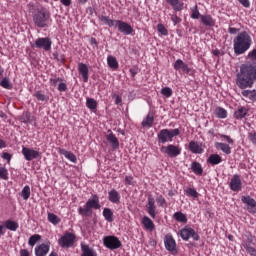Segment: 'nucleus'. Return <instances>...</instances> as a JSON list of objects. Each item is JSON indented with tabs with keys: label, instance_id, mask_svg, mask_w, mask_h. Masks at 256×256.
Instances as JSON below:
<instances>
[{
	"label": "nucleus",
	"instance_id": "nucleus-1",
	"mask_svg": "<svg viewBox=\"0 0 256 256\" xmlns=\"http://www.w3.org/2000/svg\"><path fill=\"white\" fill-rule=\"evenodd\" d=\"M256 82V64H242L240 71L236 76V85L239 89H248L253 87Z\"/></svg>",
	"mask_w": 256,
	"mask_h": 256
},
{
	"label": "nucleus",
	"instance_id": "nucleus-2",
	"mask_svg": "<svg viewBox=\"0 0 256 256\" xmlns=\"http://www.w3.org/2000/svg\"><path fill=\"white\" fill-rule=\"evenodd\" d=\"M253 39L246 31L240 32L233 40L235 55H243L251 49Z\"/></svg>",
	"mask_w": 256,
	"mask_h": 256
},
{
	"label": "nucleus",
	"instance_id": "nucleus-3",
	"mask_svg": "<svg viewBox=\"0 0 256 256\" xmlns=\"http://www.w3.org/2000/svg\"><path fill=\"white\" fill-rule=\"evenodd\" d=\"M33 21L36 27L43 29L49 27V21H51V13L45 9H37L33 14Z\"/></svg>",
	"mask_w": 256,
	"mask_h": 256
},
{
	"label": "nucleus",
	"instance_id": "nucleus-4",
	"mask_svg": "<svg viewBox=\"0 0 256 256\" xmlns=\"http://www.w3.org/2000/svg\"><path fill=\"white\" fill-rule=\"evenodd\" d=\"M181 131L179 130V128H175V129H162L159 133H158V143H171V141H173V137H177L178 135H180Z\"/></svg>",
	"mask_w": 256,
	"mask_h": 256
},
{
	"label": "nucleus",
	"instance_id": "nucleus-5",
	"mask_svg": "<svg viewBox=\"0 0 256 256\" xmlns=\"http://www.w3.org/2000/svg\"><path fill=\"white\" fill-rule=\"evenodd\" d=\"M77 237L74 233L66 232L62 237L58 240V245L63 249H69V247H73L75 245Z\"/></svg>",
	"mask_w": 256,
	"mask_h": 256
},
{
	"label": "nucleus",
	"instance_id": "nucleus-6",
	"mask_svg": "<svg viewBox=\"0 0 256 256\" xmlns=\"http://www.w3.org/2000/svg\"><path fill=\"white\" fill-rule=\"evenodd\" d=\"M161 153L167 155V157L174 158L179 157L181 155V147L170 144L167 146H162L160 148Z\"/></svg>",
	"mask_w": 256,
	"mask_h": 256
},
{
	"label": "nucleus",
	"instance_id": "nucleus-7",
	"mask_svg": "<svg viewBox=\"0 0 256 256\" xmlns=\"http://www.w3.org/2000/svg\"><path fill=\"white\" fill-rule=\"evenodd\" d=\"M180 237L183 239V241H189V239H192L194 241H199L200 237L195 230L189 226L184 227L180 230Z\"/></svg>",
	"mask_w": 256,
	"mask_h": 256
},
{
	"label": "nucleus",
	"instance_id": "nucleus-8",
	"mask_svg": "<svg viewBox=\"0 0 256 256\" xmlns=\"http://www.w3.org/2000/svg\"><path fill=\"white\" fill-rule=\"evenodd\" d=\"M51 45H53L51 38L46 37L36 39L32 47H35L36 49H43L44 51H51Z\"/></svg>",
	"mask_w": 256,
	"mask_h": 256
},
{
	"label": "nucleus",
	"instance_id": "nucleus-9",
	"mask_svg": "<svg viewBox=\"0 0 256 256\" xmlns=\"http://www.w3.org/2000/svg\"><path fill=\"white\" fill-rule=\"evenodd\" d=\"M103 243L107 249H119L121 247V241L115 236H106L103 238Z\"/></svg>",
	"mask_w": 256,
	"mask_h": 256
},
{
	"label": "nucleus",
	"instance_id": "nucleus-10",
	"mask_svg": "<svg viewBox=\"0 0 256 256\" xmlns=\"http://www.w3.org/2000/svg\"><path fill=\"white\" fill-rule=\"evenodd\" d=\"M164 245L167 251H170V253H177V242L175 241L171 234H167L165 236Z\"/></svg>",
	"mask_w": 256,
	"mask_h": 256
},
{
	"label": "nucleus",
	"instance_id": "nucleus-11",
	"mask_svg": "<svg viewBox=\"0 0 256 256\" xmlns=\"http://www.w3.org/2000/svg\"><path fill=\"white\" fill-rule=\"evenodd\" d=\"M116 27L120 33H123V35H131L134 31L133 27L129 23L121 20H117Z\"/></svg>",
	"mask_w": 256,
	"mask_h": 256
},
{
	"label": "nucleus",
	"instance_id": "nucleus-12",
	"mask_svg": "<svg viewBox=\"0 0 256 256\" xmlns=\"http://www.w3.org/2000/svg\"><path fill=\"white\" fill-rule=\"evenodd\" d=\"M146 211L152 219H155V217H157V206L155 205V198L152 196L148 198V202L146 204Z\"/></svg>",
	"mask_w": 256,
	"mask_h": 256
},
{
	"label": "nucleus",
	"instance_id": "nucleus-13",
	"mask_svg": "<svg viewBox=\"0 0 256 256\" xmlns=\"http://www.w3.org/2000/svg\"><path fill=\"white\" fill-rule=\"evenodd\" d=\"M22 154L26 161H33V159H38L40 156L39 151L27 147L22 148Z\"/></svg>",
	"mask_w": 256,
	"mask_h": 256
},
{
	"label": "nucleus",
	"instance_id": "nucleus-14",
	"mask_svg": "<svg viewBox=\"0 0 256 256\" xmlns=\"http://www.w3.org/2000/svg\"><path fill=\"white\" fill-rule=\"evenodd\" d=\"M241 201L244 203V205H247V210L249 213H256L255 199L251 198V196H242Z\"/></svg>",
	"mask_w": 256,
	"mask_h": 256
},
{
	"label": "nucleus",
	"instance_id": "nucleus-15",
	"mask_svg": "<svg viewBox=\"0 0 256 256\" xmlns=\"http://www.w3.org/2000/svg\"><path fill=\"white\" fill-rule=\"evenodd\" d=\"M243 187V182H241V176L233 175L230 181V189L231 191L239 192Z\"/></svg>",
	"mask_w": 256,
	"mask_h": 256
},
{
	"label": "nucleus",
	"instance_id": "nucleus-16",
	"mask_svg": "<svg viewBox=\"0 0 256 256\" xmlns=\"http://www.w3.org/2000/svg\"><path fill=\"white\" fill-rule=\"evenodd\" d=\"M49 249H51V243H42L35 248V255L36 256H47V253H49Z\"/></svg>",
	"mask_w": 256,
	"mask_h": 256
},
{
	"label": "nucleus",
	"instance_id": "nucleus-17",
	"mask_svg": "<svg viewBox=\"0 0 256 256\" xmlns=\"http://www.w3.org/2000/svg\"><path fill=\"white\" fill-rule=\"evenodd\" d=\"M86 207L88 211L91 213L92 209H101V204H99V196L93 195L87 202Z\"/></svg>",
	"mask_w": 256,
	"mask_h": 256
},
{
	"label": "nucleus",
	"instance_id": "nucleus-18",
	"mask_svg": "<svg viewBox=\"0 0 256 256\" xmlns=\"http://www.w3.org/2000/svg\"><path fill=\"white\" fill-rule=\"evenodd\" d=\"M108 200L110 201V203L119 205V203H121V194L117 190L111 189L108 192Z\"/></svg>",
	"mask_w": 256,
	"mask_h": 256
},
{
	"label": "nucleus",
	"instance_id": "nucleus-19",
	"mask_svg": "<svg viewBox=\"0 0 256 256\" xmlns=\"http://www.w3.org/2000/svg\"><path fill=\"white\" fill-rule=\"evenodd\" d=\"M174 69L176 71H182L183 73H191V68H189V66L185 64V62H183L181 59L176 60Z\"/></svg>",
	"mask_w": 256,
	"mask_h": 256
},
{
	"label": "nucleus",
	"instance_id": "nucleus-20",
	"mask_svg": "<svg viewBox=\"0 0 256 256\" xmlns=\"http://www.w3.org/2000/svg\"><path fill=\"white\" fill-rule=\"evenodd\" d=\"M78 71H79L80 75L82 76L84 83H87V81H89V67H87L86 64L79 63Z\"/></svg>",
	"mask_w": 256,
	"mask_h": 256
},
{
	"label": "nucleus",
	"instance_id": "nucleus-21",
	"mask_svg": "<svg viewBox=\"0 0 256 256\" xmlns=\"http://www.w3.org/2000/svg\"><path fill=\"white\" fill-rule=\"evenodd\" d=\"M231 144L223 143V142H216L215 147L218 151H222L225 155H231Z\"/></svg>",
	"mask_w": 256,
	"mask_h": 256
},
{
	"label": "nucleus",
	"instance_id": "nucleus-22",
	"mask_svg": "<svg viewBox=\"0 0 256 256\" xmlns=\"http://www.w3.org/2000/svg\"><path fill=\"white\" fill-rule=\"evenodd\" d=\"M108 135L106 136L107 141L110 143L111 147L114 149H119V139H117L111 130H108Z\"/></svg>",
	"mask_w": 256,
	"mask_h": 256
},
{
	"label": "nucleus",
	"instance_id": "nucleus-23",
	"mask_svg": "<svg viewBox=\"0 0 256 256\" xmlns=\"http://www.w3.org/2000/svg\"><path fill=\"white\" fill-rule=\"evenodd\" d=\"M189 149L192 153H195V154L203 153V147H201V144L195 141H191L189 143Z\"/></svg>",
	"mask_w": 256,
	"mask_h": 256
},
{
	"label": "nucleus",
	"instance_id": "nucleus-24",
	"mask_svg": "<svg viewBox=\"0 0 256 256\" xmlns=\"http://www.w3.org/2000/svg\"><path fill=\"white\" fill-rule=\"evenodd\" d=\"M142 225L148 231H153V229H155V224L153 223V220H151V218H149L148 216H144L142 218Z\"/></svg>",
	"mask_w": 256,
	"mask_h": 256
},
{
	"label": "nucleus",
	"instance_id": "nucleus-25",
	"mask_svg": "<svg viewBox=\"0 0 256 256\" xmlns=\"http://www.w3.org/2000/svg\"><path fill=\"white\" fill-rule=\"evenodd\" d=\"M200 18L203 25H206V27L215 26V20L213 19V17H211V15H201Z\"/></svg>",
	"mask_w": 256,
	"mask_h": 256
},
{
	"label": "nucleus",
	"instance_id": "nucleus-26",
	"mask_svg": "<svg viewBox=\"0 0 256 256\" xmlns=\"http://www.w3.org/2000/svg\"><path fill=\"white\" fill-rule=\"evenodd\" d=\"M82 255L81 256H97V252L93 250V248H90L89 245L82 244Z\"/></svg>",
	"mask_w": 256,
	"mask_h": 256
},
{
	"label": "nucleus",
	"instance_id": "nucleus-27",
	"mask_svg": "<svg viewBox=\"0 0 256 256\" xmlns=\"http://www.w3.org/2000/svg\"><path fill=\"white\" fill-rule=\"evenodd\" d=\"M169 5H171L174 11H183V2L179 0H166Z\"/></svg>",
	"mask_w": 256,
	"mask_h": 256
},
{
	"label": "nucleus",
	"instance_id": "nucleus-28",
	"mask_svg": "<svg viewBox=\"0 0 256 256\" xmlns=\"http://www.w3.org/2000/svg\"><path fill=\"white\" fill-rule=\"evenodd\" d=\"M154 121H155V117L153 116V114L148 113L146 118H144L142 121V127H152Z\"/></svg>",
	"mask_w": 256,
	"mask_h": 256
},
{
	"label": "nucleus",
	"instance_id": "nucleus-29",
	"mask_svg": "<svg viewBox=\"0 0 256 256\" xmlns=\"http://www.w3.org/2000/svg\"><path fill=\"white\" fill-rule=\"evenodd\" d=\"M107 64L110 69H119V62H117V58L114 56L109 55L107 57Z\"/></svg>",
	"mask_w": 256,
	"mask_h": 256
},
{
	"label": "nucleus",
	"instance_id": "nucleus-30",
	"mask_svg": "<svg viewBox=\"0 0 256 256\" xmlns=\"http://www.w3.org/2000/svg\"><path fill=\"white\" fill-rule=\"evenodd\" d=\"M60 153H61V155H64V157L66 159L71 161V163H77V156H75V154H73V152L67 151V150H61Z\"/></svg>",
	"mask_w": 256,
	"mask_h": 256
},
{
	"label": "nucleus",
	"instance_id": "nucleus-31",
	"mask_svg": "<svg viewBox=\"0 0 256 256\" xmlns=\"http://www.w3.org/2000/svg\"><path fill=\"white\" fill-rule=\"evenodd\" d=\"M221 161H223V159L221 158V156H219V154H212L209 156L207 160V162L210 163V165H219Z\"/></svg>",
	"mask_w": 256,
	"mask_h": 256
},
{
	"label": "nucleus",
	"instance_id": "nucleus-32",
	"mask_svg": "<svg viewBox=\"0 0 256 256\" xmlns=\"http://www.w3.org/2000/svg\"><path fill=\"white\" fill-rule=\"evenodd\" d=\"M103 217L106 221H108V223H113V211L111 210V208H104Z\"/></svg>",
	"mask_w": 256,
	"mask_h": 256
},
{
	"label": "nucleus",
	"instance_id": "nucleus-33",
	"mask_svg": "<svg viewBox=\"0 0 256 256\" xmlns=\"http://www.w3.org/2000/svg\"><path fill=\"white\" fill-rule=\"evenodd\" d=\"M100 21H102L104 25H108V27H116L117 25V20H111L109 16H101Z\"/></svg>",
	"mask_w": 256,
	"mask_h": 256
},
{
	"label": "nucleus",
	"instance_id": "nucleus-34",
	"mask_svg": "<svg viewBox=\"0 0 256 256\" xmlns=\"http://www.w3.org/2000/svg\"><path fill=\"white\" fill-rule=\"evenodd\" d=\"M4 227L6 229H9V231H15L16 229H19V223L12 221V220H7L4 223Z\"/></svg>",
	"mask_w": 256,
	"mask_h": 256
},
{
	"label": "nucleus",
	"instance_id": "nucleus-35",
	"mask_svg": "<svg viewBox=\"0 0 256 256\" xmlns=\"http://www.w3.org/2000/svg\"><path fill=\"white\" fill-rule=\"evenodd\" d=\"M242 95L250 99V101H256V90H244L242 91Z\"/></svg>",
	"mask_w": 256,
	"mask_h": 256
},
{
	"label": "nucleus",
	"instance_id": "nucleus-36",
	"mask_svg": "<svg viewBox=\"0 0 256 256\" xmlns=\"http://www.w3.org/2000/svg\"><path fill=\"white\" fill-rule=\"evenodd\" d=\"M191 169L195 175H203V167H201V164L199 162H193L191 165Z\"/></svg>",
	"mask_w": 256,
	"mask_h": 256
},
{
	"label": "nucleus",
	"instance_id": "nucleus-37",
	"mask_svg": "<svg viewBox=\"0 0 256 256\" xmlns=\"http://www.w3.org/2000/svg\"><path fill=\"white\" fill-rule=\"evenodd\" d=\"M48 221L52 225H59L61 223V218L53 213H48Z\"/></svg>",
	"mask_w": 256,
	"mask_h": 256
},
{
	"label": "nucleus",
	"instance_id": "nucleus-38",
	"mask_svg": "<svg viewBox=\"0 0 256 256\" xmlns=\"http://www.w3.org/2000/svg\"><path fill=\"white\" fill-rule=\"evenodd\" d=\"M247 115V108L245 107H238L237 111L234 113L236 119H243Z\"/></svg>",
	"mask_w": 256,
	"mask_h": 256
},
{
	"label": "nucleus",
	"instance_id": "nucleus-39",
	"mask_svg": "<svg viewBox=\"0 0 256 256\" xmlns=\"http://www.w3.org/2000/svg\"><path fill=\"white\" fill-rule=\"evenodd\" d=\"M21 197L24 199V201H27L31 197V187L29 185H26L22 191H21Z\"/></svg>",
	"mask_w": 256,
	"mask_h": 256
},
{
	"label": "nucleus",
	"instance_id": "nucleus-40",
	"mask_svg": "<svg viewBox=\"0 0 256 256\" xmlns=\"http://www.w3.org/2000/svg\"><path fill=\"white\" fill-rule=\"evenodd\" d=\"M173 217L179 223H187V216H185V214L182 212H175Z\"/></svg>",
	"mask_w": 256,
	"mask_h": 256
},
{
	"label": "nucleus",
	"instance_id": "nucleus-41",
	"mask_svg": "<svg viewBox=\"0 0 256 256\" xmlns=\"http://www.w3.org/2000/svg\"><path fill=\"white\" fill-rule=\"evenodd\" d=\"M215 115L219 119H227V110H225L224 108L218 107L215 110Z\"/></svg>",
	"mask_w": 256,
	"mask_h": 256
},
{
	"label": "nucleus",
	"instance_id": "nucleus-42",
	"mask_svg": "<svg viewBox=\"0 0 256 256\" xmlns=\"http://www.w3.org/2000/svg\"><path fill=\"white\" fill-rule=\"evenodd\" d=\"M37 241H41V235L34 234L30 236L28 240V245H30V247H35V245L37 244Z\"/></svg>",
	"mask_w": 256,
	"mask_h": 256
},
{
	"label": "nucleus",
	"instance_id": "nucleus-43",
	"mask_svg": "<svg viewBox=\"0 0 256 256\" xmlns=\"http://www.w3.org/2000/svg\"><path fill=\"white\" fill-rule=\"evenodd\" d=\"M242 247L244 249H246L247 253H249L250 255L252 256H255L256 255V250L254 247H252L249 243L247 242H242Z\"/></svg>",
	"mask_w": 256,
	"mask_h": 256
},
{
	"label": "nucleus",
	"instance_id": "nucleus-44",
	"mask_svg": "<svg viewBox=\"0 0 256 256\" xmlns=\"http://www.w3.org/2000/svg\"><path fill=\"white\" fill-rule=\"evenodd\" d=\"M86 107L91 110L97 109V101H95L93 98H87Z\"/></svg>",
	"mask_w": 256,
	"mask_h": 256
},
{
	"label": "nucleus",
	"instance_id": "nucleus-45",
	"mask_svg": "<svg viewBox=\"0 0 256 256\" xmlns=\"http://www.w3.org/2000/svg\"><path fill=\"white\" fill-rule=\"evenodd\" d=\"M221 141H226L229 145H235V141L228 135L220 134L219 135Z\"/></svg>",
	"mask_w": 256,
	"mask_h": 256
},
{
	"label": "nucleus",
	"instance_id": "nucleus-46",
	"mask_svg": "<svg viewBox=\"0 0 256 256\" xmlns=\"http://www.w3.org/2000/svg\"><path fill=\"white\" fill-rule=\"evenodd\" d=\"M186 195L188 197H193L194 199H197V197H199V193H197V190H195L193 188H188L186 190Z\"/></svg>",
	"mask_w": 256,
	"mask_h": 256
},
{
	"label": "nucleus",
	"instance_id": "nucleus-47",
	"mask_svg": "<svg viewBox=\"0 0 256 256\" xmlns=\"http://www.w3.org/2000/svg\"><path fill=\"white\" fill-rule=\"evenodd\" d=\"M161 94L164 95V97H171V95H173V90L169 87H164L161 90Z\"/></svg>",
	"mask_w": 256,
	"mask_h": 256
},
{
	"label": "nucleus",
	"instance_id": "nucleus-48",
	"mask_svg": "<svg viewBox=\"0 0 256 256\" xmlns=\"http://www.w3.org/2000/svg\"><path fill=\"white\" fill-rule=\"evenodd\" d=\"M0 179H4V181L9 179V172L6 168H0Z\"/></svg>",
	"mask_w": 256,
	"mask_h": 256
},
{
	"label": "nucleus",
	"instance_id": "nucleus-49",
	"mask_svg": "<svg viewBox=\"0 0 256 256\" xmlns=\"http://www.w3.org/2000/svg\"><path fill=\"white\" fill-rule=\"evenodd\" d=\"M0 85L4 89H11V82L9 81V78H3Z\"/></svg>",
	"mask_w": 256,
	"mask_h": 256
},
{
	"label": "nucleus",
	"instance_id": "nucleus-50",
	"mask_svg": "<svg viewBox=\"0 0 256 256\" xmlns=\"http://www.w3.org/2000/svg\"><path fill=\"white\" fill-rule=\"evenodd\" d=\"M35 97L38 99V101H49V97L45 96V94L39 91L35 93Z\"/></svg>",
	"mask_w": 256,
	"mask_h": 256
},
{
	"label": "nucleus",
	"instance_id": "nucleus-51",
	"mask_svg": "<svg viewBox=\"0 0 256 256\" xmlns=\"http://www.w3.org/2000/svg\"><path fill=\"white\" fill-rule=\"evenodd\" d=\"M158 33H161V35H169V32L167 31V28L163 24L157 25Z\"/></svg>",
	"mask_w": 256,
	"mask_h": 256
},
{
	"label": "nucleus",
	"instance_id": "nucleus-52",
	"mask_svg": "<svg viewBox=\"0 0 256 256\" xmlns=\"http://www.w3.org/2000/svg\"><path fill=\"white\" fill-rule=\"evenodd\" d=\"M156 202L158 203L159 207H165V205H167V201L165 200V198L163 196H159L156 199Z\"/></svg>",
	"mask_w": 256,
	"mask_h": 256
},
{
	"label": "nucleus",
	"instance_id": "nucleus-53",
	"mask_svg": "<svg viewBox=\"0 0 256 256\" xmlns=\"http://www.w3.org/2000/svg\"><path fill=\"white\" fill-rule=\"evenodd\" d=\"M2 159H5L8 163V165L11 163V159H13V155L7 152L2 153Z\"/></svg>",
	"mask_w": 256,
	"mask_h": 256
},
{
	"label": "nucleus",
	"instance_id": "nucleus-54",
	"mask_svg": "<svg viewBox=\"0 0 256 256\" xmlns=\"http://www.w3.org/2000/svg\"><path fill=\"white\" fill-rule=\"evenodd\" d=\"M200 15L201 14L199 13V9H197V6H195V8L192 9L191 18L192 19H199Z\"/></svg>",
	"mask_w": 256,
	"mask_h": 256
},
{
	"label": "nucleus",
	"instance_id": "nucleus-55",
	"mask_svg": "<svg viewBox=\"0 0 256 256\" xmlns=\"http://www.w3.org/2000/svg\"><path fill=\"white\" fill-rule=\"evenodd\" d=\"M125 185H135V180H134L133 176L125 177Z\"/></svg>",
	"mask_w": 256,
	"mask_h": 256
},
{
	"label": "nucleus",
	"instance_id": "nucleus-56",
	"mask_svg": "<svg viewBox=\"0 0 256 256\" xmlns=\"http://www.w3.org/2000/svg\"><path fill=\"white\" fill-rule=\"evenodd\" d=\"M79 215H87V213H91L89 211V208H87V206L85 205L84 207H80L78 209Z\"/></svg>",
	"mask_w": 256,
	"mask_h": 256
},
{
	"label": "nucleus",
	"instance_id": "nucleus-57",
	"mask_svg": "<svg viewBox=\"0 0 256 256\" xmlns=\"http://www.w3.org/2000/svg\"><path fill=\"white\" fill-rule=\"evenodd\" d=\"M171 21L174 23V25H177L178 23H181V18H179L177 14H173L171 16Z\"/></svg>",
	"mask_w": 256,
	"mask_h": 256
},
{
	"label": "nucleus",
	"instance_id": "nucleus-58",
	"mask_svg": "<svg viewBox=\"0 0 256 256\" xmlns=\"http://www.w3.org/2000/svg\"><path fill=\"white\" fill-rule=\"evenodd\" d=\"M247 58L251 59V61H256V49L249 52Z\"/></svg>",
	"mask_w": 256,
	"mask_h": 256
},
{
	"label": "nucleus",
	"instance_id": "nucleus-59",
	"mask_svg": "<svg viewBox=\"0 0 256 256\" xmlns=\"http://www.w3.org/2000/svg\"><path fill=\"white\" fill-rule=\"evenodd\" d=\"M248 139H250L252 141V143L254 145H256V132H250L249 136H248Z\"/></svg>",
	"mask_w": 256,
	"mask_h": 256
},
{
	"label": "nucleus",
	"instance_id": "nucleus-60",
	"mask_svg": "<svg viewBox=\"0 0 256 256\" xmlns=\"http://www.w3.org/2000/svg\"><path fill=\"white\" fill-rule=\"evenodd\" d=\"M239 3H241V5H243V7L249 8L251 7V2H249V0H238Z\"/></svg>",
	"mask_w": 256,
	"mask_h": 256
},
{
	"label": "nucleus",
	"instance_id": "nucleus-61",
	"mask_svg": "<svg viewBox=\"0 0 256 256\" xmlns=\"http://www.w3.org/2000/svg\"><path fill=\"white\" fill-rule=\"evenodd\" d=\"M58 91H61V92L67 91V84H65V83H60V84L58 85Z\"/></svg>",
	"mask_w": 256,
	"mask_h": 256
},
{
	"label": "nucleus",
	"instance_id": "nucleus-62",
	"mask_svg": "<svg viewBox=\"0 0 256 256\" xmlns=\"http://www.w3.org/2000/svg\"><path fill=\"white\" fill-rule=\"evenodd\" d=\"M60 78H51L50 79V85H52L53 87L57 86V83H59Z\"/></svg>",
	"mask_w": 256,
	"mask_h": 256
},
{
	"label": "nucleus",
	"instance_id": "nucleus-63",
	"mask_svg": "<svg viewBox=\"0 0 256 256\" xmlns=\"http://www.w3.org/2000/svg\"><path fill=\"white\" fill-rule=\"evenodd\" d=\"M238 32H239V29H237V28L230 27V28L228 29V33H230V35H235V34H237Z\"/></svg>",
	"mask_w": 256,
	"mask_h": 256
},
{
	"label": "nucleus",
	"instance_id": "nucleus-64",
	"mask_svg": "<svg viewBox=\"0 0 256 256\" xmlns=\"http://www.w3.org/2000/svg\"><path fill=\"white\" fill-rule=\"evenodd\" d=\"M20 256H31V254L29 253V250L22 249L20 250Z\"/></svg>",
	"mask_w": 256,
	"mask_h": 256
}]
</instances>
